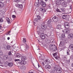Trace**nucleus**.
Segmentation results:
<instances>
[{
	"instance_id": "a211bd4d",
	"label": "nucleus",
	"mask_w": 73,
	"mask_h": 73,
	"mask_svg": "<svg viewBox=\"0 0 73 73\" xmlns=\"http://www.w3.org/2000/svg\"><path fill=\"white\" fill-rule=\"evenodd\" d=\"M56 27L57 29H60L61 28V25H58Z\"/></svg>"
},
{
	"instance_id": "8fccbe9b",
	"label": "nucleus",
	"mask_w": 73,
	"mask_h": 73,
	"mask_svg": "<svg viewBox=\"0 0 73 73\" xmlns=\"http://www.w3.org/2000/svg\"><path fill=\"white\" fill-rule=\"evenodd\" d=\"M8 35H10V34H9V32H8L6 34V35H7V36Z\"/></svg>"
},
{
	"instance_id": "c85d7f7f",
	"label": "nucleus",
	"mask_w": 73,
	"mask_h": 73,
	"mask_svg": "<svg viewBox=\"0 0 73 73\" xmlns=\"http://www.w3.org/2000/svg\"><path fill=\"white\" fill-rule=\"evenodd\" d=\"M22 68L23 69H26V67L24 66H22Z\"/></svg>"
},
{
	"instance_id": "39448f33",
	"label": "nucleus",
	"mask_w": 73,
	"mask_h": 73,
	"mask_svg": "<svg viewBox=\"0 0 73 73\" xmlns=\"http://www.w3.org/2000/svg\"><path fill=\"white\" fill-rule=\"evenodd\" d=\"M40 4L43 7H46V4L43 1H42L40 2Z\"/></svg>"
},
{
	"instance_id": "6ab92c4d",
	"label": "nucleus",
	"mask_w": 73,
	"mask_h": 73,
	"mask_svg": "<svg viewBox=\"0 0 73 73\" xmlns=\"http://www.w3.org/2000/svg\"><path fill=\"white\" fill-rule=\"evenodd\" d=\"M69 48L70 49L73 50V44H71L70 45Z\"/></svg>"
},
{
	"instance_id": "20e7f679",
	"label": "nucleus",
	"mask_w": 73,
	"mask_h": 73,
	"mask_svg": "<svg viewBox=\"0 0 73 73\" xmlns=\"http://www.w3.org/2000/svg\"><path fill=\"white\" fill-rule=\"evenodd\" d=\"M52 20L54 22H57L58 20V18L56 16H55L52 18Z\"/></svg>"
},
{
	"instance_id": "680f3d73",
	"label": "nucleus",
	"mask_w": 73,
	"mask_h": 73,
	"mask_svg": "<svg viewBox=\"0 0 73 73\" xmlns=\"http://www.w3.org/2000/svg\"><path fill=\"white\" fill-rule=\"evenodd\" d=\"M38 67L39 68L40 67V66H39V64H38Z\"/></svg>"
},
{
	"instance_id": "0e129e2a",
	"label": "nucleus",
	"mask_w": 73,
	"mask_h": 73,
	"mask_svg": "<svg viewBox=\"0 0 73 73\" xmlns=\"http://www.w3.org/2000/svg\"><path fill=\"white\" fill-rule=\"evenodd\" d=\"M60 0V1H63V0Z\"/></svg>"
},
{
	"instance_id": "4be33fe9",
	"label": "nucleus",
	"mask_w": 73,
	"mask_h": 73,
	"mask_svg": "<svg viewBox=\"0 0 73 73\" xmlns=\"http://www.w3.org/2000/svg\"><path fill=\"white\" fill-rule=\"evenodd\" d=\"M8 65L9 66H10V67H12L13 65V64L12 63H9L8 64Z\"/></svg>"
},
{
	"instance_id": "f3484780",
	"label": "nucleus",
	"mask_w": 73,
	"mask_h": 73,
	"mask_svg": "<svg viewBox=\"0 0 73 73\" xmlns=\"http://www.w3.org/2000/svg\"><path fill=\"white\" fill-rule=\"evenodd\" d=\"M51 68V66L49 65H47L46 66V68L47 69H49Z\"/></svg>"
},
{
	"instance_id": "7c9ffc66",
	"label": "nucleus",
	"mask_w": 73,
	"mask_h": 73,
	"mask_svg": "<svg viewBox=\"0 0 73 73\" xmlns=\"http://www.w3.org/2000/svg\"><path fill=\"white\" fill-rule=\"evenodd\" d=\"M66 14H69V10H68L66 11Z\"/></svg>"
},
{
	"instance_id": "f704fd0d",
	"label": "nucleus",
	"mask_w": 73,
	"mask_h": 73,
	"mask_svg": "<svg viewBox=\"0 0 73 73\" xmlns=\"http://www.w3.org/2000/svg\"><path fill=\"white\" fill-rule=\"evenodd\" d=\"M60 1H61L60 0H58L56 1V3H59Z\"/></svg>"
},
{
	"instance_id": "9b49d317",
	"label": "nucleus",
	"mask_w": 73,
	"mask_h": 73,
	"mask_svg": "<svg viewBox=\"0 0 73 73\" xmlns=\"http://www.w3.org/2000/svg\"><path fill=\"white\" fill-rule=\"evenodd\" d=\"M21 61H25L27 59L26 56H23L21 58Z\"/></svg>"
},
{
	"instance_id": "f03ea898",
	"label": "nucleus",
	"mask_w": 73,
	"mask_h": 73,
	"mask_svg": "<svg viewBox=\"0 0 73 73\" xmlns=\"http://www.w3.org/2000/svg\"><path fill=\"white\" fill-rule=\"evenodd\" d=\"M72 31V29H69L68 30V29H65L64 30H63L62 32H65L67 34H68L70 33V31Z\"/></svg>"
},
{
	"instance_id": "a18cd8bd",
	"label": "nucleus",
	"mask_w": 73,
	"mask_h": 73,
	"mask_svg": "<svg viewBox=\"0 0 73 73\" xmlns=\"http://www.w3.org/2000/svg\"><path fill=\"white\" fill-rule=\"evenodd\" d=\"M17 57L20 58V54L18 55V54L17 56Z\"/></svg>"
},
{
	"instance_id": "3c124183",
	"label": "nucleus",
	"mask_w": 73,
	"mask_h": 73,
	"mask_svg": "<svg viewBox=\"0 0 73 73\" xmlns=\"http://www.w3.org/2000/svg\"><path fill=\"white\" fill-rule=\"evenodd\" d=\"M45 38V36H43L41 38L42 39H44Z\"/></svg>"
},
{
	"instance_id": "6e6552de",
	"label": "nucleus",
	"mask_w": 73,
	"mask_h": 73,
	"mask_svg": "<svg viewBox=\"0 0 73 73\" xmlns=\"http://www.w3.org/2000/svg\"><path fill=\"white\" fill-rule=\"evenodd\" d=\"M68 38L70 39H72L73 38V34L71 33L69 35H68Z\"/></svg>"
},
{
	"instance_id": "4468645a",
	"label": "nucleus",
	"mask_w": 73,
	"mask_h": 73,
	"mask_svg": "<svg viewBox=\"0 0 73 73\" xmlns=\"http://www.w3.org/2000/svg\"><path fill=\"white\" fill-rule=\"evenodd\" d=\"M4 6V3L0 2V8H2Z\"/></svg>"
},
{
	"instance_id": "2f4dec72",
	"label": "nucleus",
	"mask_w": 73,
	"mask_h": 73,
	"mask_svg": "<svg viewBox=\"0 0 73 73\" xmlns=\"http://www.w3.org/2000/svg\"><path fill=\"white\" fill-rule=\"evenodd\" d=\"M3 21H4V20H3V19L2 18H0V23H1V22H3Z\"/></svg>"
},
{
	"instance_id": "1a4fd4ad",
	"label": "nucleus",
	"mask_w": 73,
	"mask_h": 73,
	"mask_svg": "<svg viewBox=\"0 0 73 73\" xmlns=\"http://www.w3.org/2000/svg\"><path fill=\"white\" fill-rule=\"evenodd\" d=\"M68 15H63L62 19H63L66 20V19L68 18Z\"/></svg>"
},
{
	"instance_id": "72a5a7b5",
	"label": "nucleus",
	"mask_w": 73,
	"mask_h": 73,
	"mask_svg": "<svg viewBox=\"0 0 73 73\" xmlns=\"http://www.w3.org/2000/svg\"><path fill=\"white\" fill-rule=\"evenodd\" d=\"M54 58L56 60H58V56H55Z\"/></svg>"
},
{
	"instance_id": "dca6fc26",
	"label": "nucleus",
	"mask_w": 73,
	"mask_h": 73,
	"mask_svg": "<svg viewBox=\"0 0 73 73\" xmlns=\"http://www.w3.org/2000/svg\"><path fill=\"white\" fill-rule=\"evenodd\" d=\"M59 45L60 46H63L64 45V42H61Z\"/></svg>"
},
{
	"instance_id": "e433bc0d",
	"label": "nucleus",
	"mask_w": 73,
	"mask_h": 73,
	"mask_svg": "<svg viewBox=\"0 0 73 73\" xmlns=\"http://www.w3.org/2000/svg\"><path fill=\"white\" fill-rule=\"evenodd\" d=\"M2 55H3V52L2 51H0V56H2Z\"/></svg>"
},
{
	"instance_id": "052dcab7",
	"label": "nucleus",
	"mask_w": 73,
	"mask_h": 73,
	"mask_svg": "<svg viewBox=\"0 0 73 73\" xmlns=\"http://www.w3.org/2000/svg\"><path fill=\"white\" fill-rule=\"evenodd\" d=\"M72 66L73 67V63L72 64Z\"/></svg>"
},
{
	"instance_id": "ddd939ff",
	"label": "nucleus",
	"mask_w": 73,
	"mask_h": 73,
	"mask_svg": "<svg viewBox=\"0 0 73 73\" xmlns=\"http://www.w3.org/2000/svg\"><path fill=\"white\" fill-rule=\"evenodd\" d=\"M21 65H25L26 64V62L25 60L21 61Z\"/></svg>"
},
{
	"instance_id": "5fc2aeb1",
	"label": "nucleus",
	"mask_w": 73,
	"mask_h": 73,
	"mask_svg": "<svg viewBox=\"0 0 73 73\" xmlns=\"http://www.w3.org/2000/svg\"><path fill=\"white\" fill-rule=\"evenodd\" d=\"M9 39H10V38H9V37H8L7 38V40H9Z\"/></svg>"
},
{
	"instance_id": "0eeeda50",
	"label": "nucleus",
	"mask_w": 73,
	"mask_h": 73,
	"mask_svg": "<svg viewBox=\"0 0 73 73\" xmlns=\"http://www.w3.org/2000/svg\"><path fill=\"white\" fill-rule=\"evenodd\" d=\"M62 6L63 7H66L67 6V3L66 2H64L62 3Z\"/></svg>"
},
{
	"instance_id": "a878e982",
	"label": "nucleus",
	"mask_w": 73,
	"mask_h": 73,
	"mask_svg": "<svg viewBox=\"0 0 73 73\" xmlns=\"http://www.w3.org/2000/svg\"><path fill=\"white\" fill-rule=\"evenodd\" d=\"M61 9L63 12H64V11H65V9L64 8H61Z\"/></svg>"
},
{
	"instance_id": "9d476101",
	"label": "nucleus",
	"mask_w": 73,
	"mask_h": 73,
	"mask_svg": "<svg viewBox=\"0 0 73 73\" xmlns=\"http://www.w3.org/2000/svg\"><path fill=\"white\" fill-rule=\"evenodd\" d=\"M3 57L4 60H7L8 58V56L7 55L5 54L3 56Z\"/></svg>"
},
{
	"instance_id": "c756f323",
	"label": "nucleus",
	"mask_w": 73,
	"mask_h": 73,
	"mask_svg": "<svg viewBox=\"0 0 73 73\" xmlns=\"http://www.w3.org/2000/svg\"><path fill=\"white\" fill-rule=\"evenodd\" d=\"M56 11H57V12H61V11H60V10L57 8L56 9Z\"/></svg>"
},
{
	"instance_id": "473e14b6",
	"label": "nucleus",
	"mask_w": 73,
	"mask_h": 73,
	"mask_svg": "<svg viewBox=\"0 0 73 73\" xmlns=\"http://www.w3.org/2000/svg\"><path fill=\"white\" fill-rule=\"evenodd\" d=\"M0 13H4V11H3V10H0Z\"/></svg>"
},
{
	"instance_id": "bf43d9fd",
	"label": "nucleus",
	"mask_w": 73,
	"mask_h": 73,
	"mask_svg": "<svg viewBox=\"0 0 73 73\" xmlns=\"http://www.w3.org/2000/svg\"><path fill=\"white\" fill-rule=\"evenodd\" d=\"M33 73V72H29V73Z\"/></svg>"
},
{
	"instance_id": "2eb2a0df",
	"label": "nucleus",
	"mask_w": 73,
	"mask_h": 73,
	"mask_svg": "<svg viewBox=\"0 0 73 73\" xmlns=\"http://www.w3.org/2000/svg\"><path fill=\"white\" fill-rule=\"evenodd\" d=\"M41 28L43 29H45L46 28L45 27V25L44 24H42L41 26Z\"/></svg>"
},
{
	"instance_id": "bb28decb",
	"label": "nucleus",
	"mask_w": 73,
	"mask_h": 73,
	"mask_svg": "<svg viewBox=\"0 0 73 73\" xmlns=\"http://www.w3.org/2000/svg\"><path fill=\"white\" fill-rule=\"evenodd\" d=\"M26 49L27 50H28L29 49V46H28V45L27 44L26 45Z\"/></svg>"
},
{
	"instance_id": "f8f14e48",
	"label": "nucleus",
	"mask_w": 73,
	"mask_h": 73,
	"mask_svg": "<svg viewBox=\"0 0 73 73\" xmlns=\"http://www.w3.org/2000/svg\"><path fill=\"white\" fill-rule=\"evenodd\" d=\"M40 11H41V12H45L46 11L45 9L43 7L40 8Z\"/></svg>"
},
{
	"instance_id": "a19ab883",
	"label": "nucleus",
	"mask_w": 73,
	"mask_h": 73,
	"mask_svg": "<svg viewBox=\"0 0 73 73\" xmlns=\"http://www.w3.org/2000/svg\"><path fill=\"white\" fill-rule=\"evenodd\" d=\"M36 31H37V32H38V33H39V32H40V30H39V29H38V27H37V28Z\"/></svg>"
},
{
	"instance_id": "c9c22d12",
	"label": "nucleus",
	"mask_w": 73,
	"mask_h": 73,
	"mask_svg": "<svg viewBox=\"0 0 73 73\" xmlns=\"http://www.w3.org/2000/svg\"><path fill=\"white\" fill-rule=\"evenodd\" d=\"M53 55L54 56V57H55V56H57V52L53 54Z\"/></svg>"
},
{
	"instance_id": "c03bdc74",
	"label": "nucleus",
	"mask_w": 73,
	"mask_h": 73,
	"mask_svg": "<svg viewBox=\"0 0 73 73\" xmlns=\"http://www.w3.org/2000/svg\"><path fill=\"white\" fill-rule=\"evenodd\" d=\"M12 55V53H11V51L9 52V55Z\"/></svg>"
},
{
	"instance_id": "393cba45",
	"label": "nucleus",
	"mask_w": 73,
	"mask_h": 73,
	"mask_svg": "<svg viewBox=\"0 0 73 73\" xmlns=\"http://www.w3.org/2000/svg\"><path fill=\"white\" fill-rule=\"evenodd\" d=\"M6 47L7 49H10V48H11V46L9 45H7Z\"/></svg>"
},
{
	"instance_id": "774afa93",
	"label": "nucleus",
	"mask_w": 73,
	"mask_h": 73,
	"mask_svg": "<svg viewBox=\"0 0 73 73\" xmlns=\"http://www.w3.org/2000/svg\"><path fill=\"white\" fill-rule=\"evenodd\" d=\"M13 42H11V43H12Z\"/></svg>"
},
{
	"instance_id": "13d9d810",
	"label": "nucleus",
	"mask_w": 73,
	"mask_h": 73,
	"mask_svg": "<svg viewBox=\"0 0 73 73\" xmlns=\"http://www.w3.org/2000/svg\"><path fill=\"white\" fill-rule=\"evenodd\" d=\"M1 28V25H0V28Z\"/></svg>"
},
{
	"instance_id": "b1692460",
	"label": "nucleus",
	"mask_w": 73,
	"mask_h": 73,
	"mask_svg": "<svg viewBox=\"0 0 73 73\" xmlns=\"http://www.w3.org/2000/svg\"><path fill=\"white\" fill-rule=\"evenodd\" d=\"M23 42L25 43H25L26 42V39L24 38L23 39Z\"/></svg>"
},
{
	"instance_id": "6e6d98bb",
	"label": "nucleus",
	"mask_w": 73,
	"mask_h": 73,
	"mask_svg": "<svg viewBox=\"0 0 73 73\" xmlns=\"http://www.w3.org/2000/svg\"><path fill=\"white\" fill-rule=\"evenodd\" d=\"M70 9H72V7H71V6H70Z\"/></svg>"
},
{
	"instance_id": "09e8293b",
	"label": "nucleus",
	"mask_w": 73,
	"mask_h": 73,
	"mask_svg": "<svg viewBox=\"0 0 73 73\" xmlns=\"http://www.w3.org/2000/svg\"><path fill=\"white\" fill-rule=\"evenodd\" d=\"M44 36V35H41L40 37L41 38H42Z\"/></svg>"
},
{
	"instance_id": "338daca9",
	"label": "nucleus",
	"mask_w": 73,
	"mask_h": 73,
	"mask_svg": "<svg viewBox=\"0 0 73 73\" xmlns=\"http://www.w3.org/2000/svg\"><path fill=\"white\" fill-rule=\"evenodd\" d=\"M50 27H52V26L50 25Z\"/></svg>"
},
{
	"instance_id": "412c9836",
	"label": "nucleus",
	"mask_w": 73,
	"mask_h": 73,
	"mask_svg": "<svg viewBox=\"0 0 73 73\" xmlns=\"http://www.w3.org/2000/svg\"><path fill=\"white\" fill-rule=\"evenodd\" d=\"M6 19L7 21V23H8V24H9L10 23V21L9 20V18H6Z\"/></svg>"
},
{
	"instance_id": "79ce46f5",
	"label": "nucleus",
	"mask_w": 73,
	"mask_h": 73,
	"mask_svg": "<svg viewBox=\"0 0 73 73\" xmlns=\"http://www.w3.org/2000/svg\"><path fill=\"white\" fill-rule=\"evenodd\" d=\"M15 61H21L20 59H15Z\"/></svg>"
},
{
	"instance_id": "69168bd1",
	"label": "nucleus",
	"mask_w": 73,
	"mask_h": 73,
	"mask_svg": "<svg viewBox=\"0 0 73 73\" xmlns=\"http://www.w3.org/2000/svg\"><path fill=\"white\" fill-rule=\"evenodd\" d=\"M45 1H47L48 0H45Z\"/></svg>"
},
{
	"instance_id": "37998d69",
	"label": "nucleus",
	"mask_w": 73,
	"mask_h": 73,
	"mask_svg": "<svg viewBox=\"0 0 73 73\" xmlns=\"http://www.w3.org/2000/svg\"><path fill=\"white\" fill-rule=\"evenodd\" d=\"M38 20L37 19V18L35 19V21H36V22H37V21H38Z\"/></svg>"
},
{
	"instance_id": "cd10ccee",
	"label": "nucleus",
	"mask_w": 73,
	"mask_h": 73,
	"mask_svg": "<svg viewBox=\"0 0 73 73\" xmlns=\"http://www.w3.org/2000/svg\"><path fill=\"white\" fill-rule=\"evenodd\" d=\"M62 37L63 38H65V34H63L62 35Z\"/></svg>"
},
{
	"instance_id": "864d4df0",
	"label": "nucleus",
	"mask_w": 73,
	"mask_h": 73,
	"mask_svg": "<svg viewBox=\"0 0 73 73\" xmlns=\"http://www.w3.org/2000/svg\"><path fill=\"white\" fill-rule=\"evenodd\" d=\"M70 58H71L72 59H73V56H71L70 57Z\"/></svg>"
},
{
	"instance_id": "58836bf2",
	"label": "nucleus",
	"mask_w": 73,
	"mask_h": 73,
	"mask_svg": "<svg viewBox=\"0 0 73 73\" xmlns=\"http://www.w3.org/2000/svg\"><path fill=\"white\" fill-rule=\"evenodd\" d=\"M51 20H49L48 21V24H50V23H51Z\"/></svg>"
},
{
	"instance_id": "7ed1b4c3",
	"label": "nucleus",
	"mask_w": 73,
	"mask_h": 73,
	"mask_svg": "<svg viewBox=\"0 0 73 73\" xmlns=\"http://www.w3.org/2000/svg\"><path fill=\"white\" fill-rule=\"evenodd\" d=\"M69 23L68 22H65L64 24V27L66 29H69L70 26L68 25Z\"/></svg>"
},
{
	"instance_id": "49530a36",
	"label": "nucleus",
	"mask_w": 73,
	"mask_h": 73,
	"mask_svg": "<svg viewBox=\"0 0 73 73\" xmlns=\"http://www.w3.org/2000/svg\"><path fill=\"white\" fill-rule=\"evenodd\" d=\"M12 16L13 18H16V16L15 15H13Z\"/></svg>"
},
{
	"instance_id": "4d7b16f0",
	"label": "nucleus",
	"mask_w": 73,
	"mask_h": 73,
	"mask_svg": "<svg viewBox=\"0 0 73 73\" xmlns=\"http://www.w3.org/2000/svg\"><path fill=\"white\" fill-rule=\"evenodd\" d=\"M46 62H48V61H49V60L47 59V60H46Z\"/></svg>"
},
{
	"instance_id": "423d86ee",
	"label": "nucleus",
	"mask_w": 73,
	"mask_h": 73,
	"mask_svg": "<svg viewBox=\"0 0 73 73\" xmlns=\"http://www.w3.org/2000/svg\"><path fill=\"white\" fill-rule=\"evenodd\" d=\"M38 2H35V5L36 7H39V5H40V3H39V2H38Z\"/></svg>"
},
{
	"instance_id": "ea45409f",
	"label": "nucleus",
	"mask_w": 73,
	"mask_h": 73,
	"mask_svg": "<svg viewBox=\"0 0 73 73\" xmlns=\"http://www.w3.org/2000/svg\"><path fill=\"white\" fill-rule=\"evenodd\" d=\"M15 1L16 3H19L20 1V0H15Z\"/></svg>"
},
{
	"instance_id": "f257e3e1",
	"label": "nucleus",
	"mask_w": 73,
	"mask_h": 73,
	"mask_svg": "<svg viewBox=\"0 0 73 73\" xmlns=\"http://www.w3.org/2000/svg\"><path fill=\"white\" fill-rule=\"evenodd\" d=\"M53 70L54 71L56 70L57 73H61L62 72V70H61V68H57L55 67L53 68Z\"/></svg>"
},
{
	"instance_id": "4c0bfd02",
	"label": "nucleus",
	"mask_w": 73,
	"mask_h": 73,
	"mask_svg": "<svg viewBox=\"0 0 73 73\" xmlns=\"http://www.w3.org/2000/svg\"><path fill=\"white\" fill-rule=\"evenodd\" d=\"M66 48V46H64L62 48V49L61 50H64V49H65Z\"/></svg>"
},
{
	"instance_id": "de8ad7c7",
	"label": "nucleus",
	"mask_w": 73,
	"mask_h": 73,
	"mask_svg": "<svg viewBox=\"0 0 73 73\" xmlns=\"http://www.w3.org/2000/svg\"><path fill=\"white\" fill-rule=\"evenodd\" d=\"M67 55H70L69 54V52H68V50H67Z\"/></svg>"
},
{
	"instance_id": "5701e85b",
	"label": "nucleus",
	"mask_w": 73,
	"mask_h": 73,
	"mask_svg": "<svg viewBox=\"0 0 73 73\" xmlns=\"http://www.w3.org/2000/svg\"><path fill=\"white\" fill-rule=\"evenodd\" d=\"M37 19L38 20H40L41 19V17L39 15L37 16Z\"/></svg>"
},
{
	"instance_id": "aec40b11",
	"label": "nucleus",
	"mask_w": 73,
	"mask_h": 73,
	"mask_svg": "<svg viewBox=\"0 0 73 73\" xmlns=\"http://www.w3.org/2000/svg\"><path fill=\"white\" fill-rule=\"evenodd\" d=\"M18 6L19 8H23V5L22 4H18Z\"/></svg>"
},
{
	"instance_id": "e2e57ef3",
	"label": "nucleus",
	"mask_w": 73,
	"mask_h": 73,
	"mask_svg": "<svg viewBox=\"0 0 73 73\" xmlns=\"http://www.w3.org/2000/svg\"><path fill=\"white\" fill-rule=\"evenodd\" d=\"M9 33H11V31H10L9 32Z\"/></svg>"
},
{
	"instance_id": "603ef678",
	"label": "nucleus",
	"mask_w": 73,
	"mask_h": 73,
	"mask_svg": "<svg viewBox=\"0 0 73 73\" xmlns=\"http://www.w3.org/2000/svg\"><path fill=\"white\" fill-rule=\"evenodd\" d=\"M2 60V58H1V57H0V64H1V59Z\"/></svg>"
}]
</instances>
